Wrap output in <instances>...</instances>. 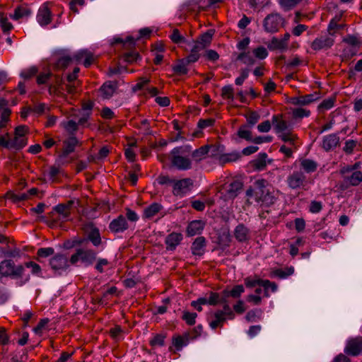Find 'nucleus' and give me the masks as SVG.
Here are the masks:
<instances>
[{"label": "nucleus", "instance_id": "nucleus-31", "mask_svg": "<svg viewBox=\"0 0 362 362\" xmlns=\"http://www.w3.org/2000/svg\"><path fill=\"white\" fill-rule=\"evenodd\" d=\"M300 170H303L307 173H312L316 171L318 164L316 161L308 159L303 158L300 160Z\"/></svg>", "mask_w": 362, "mask_h": 362}, {"label": "nucleus", "instance_id": "nucleus-49", "mask_svg": "<svg viewBox=\"0 0 362 362\" xmlns=\"http://www.w3.org/2000/svg\"><path fill=\"white\" fill-rule=\"evenodd\" d=\"M55 83L54 85H51L49 86V91H52V90L55 92H61L62 90H66L65 88H64V86H65L66 83L63 81V79L60 77H56L55 79Z\"/></svg>", "mask_w": 362, "mask_h": 362}, {"label": "nucleus", "instance_id": "nucleus-11", "mask_svg": "<svg viewBox=\"0 0 362 362\" xmlns=\"http://www.w3.org/2000/svg\"><path fill=\"white\" fill-rule=\"evenodd\" d=\"M193 186V181L190 178H184L175 180L173 184V194L182 197L187 194Z\"/></svg>", "mask_w": 362, "mask_h": 362}, {"label": "nucleus", "instance_id": "nucleus-16", "mask_svg": "<svg viewBox=\"0 0 362 362\" xmlns=\"http://www.w3.org/2000/svg\"><path fill=\"white\" fill-rule=\"evenodd\" d=\"M339 144V136L338 134L333 133L323 136L322 148L325 151H329L335 148Z\"/></svg>", "mask_w": 362, "mask_h": 362}, {"label": "nucleus", "instance_id": "nucleus-15", "mask_svg": "<svg viewBox=\"0 0 362 362\" xmlns=\"http://www.w3.org/2000/svg\"><path fill=\"white\" fill-rule=\"evenodd\" d=\"M129 225L126 218L119 215L117 218L113 219L109 224V228L114 233H122L128 229Z\"/></svg>", "mask_w": 362, "mask_h": 362}, {"label": "nucleus", "instance_id": "nucleus-37", "mask_svg": "<svg viewBox=\"0 0 362 362\" xmlns=\"http://www.w3.org/2000/svg\"><path fill=\"white\" fill-rule=\"evenodd\" d=\"M0 28L4 33H9L13 28V25L8 21V18L4 13L0 12Z\"/></svg>", "mask_w": 362, "mask_h": 362}, {"label": "nucleus", "instance_id": "nucleus-38", "mask_svg": "<svg viewBox=\"0 0 362 362\" xmlns=\"http://www.w3.org/2000/svg\"><path fill=\"white\" fill-rule=\"evenodd\" d=\"M10 134L9 133H6L4 136H0V146L7 148V149H16V144H14L13 140L9 139Z\"/></svg>", "mask_w": 362, "mask_h": 362}, {"label": "nucleus", "instance_id": "nucleus-55", "mask_svg": "<svg viewBox=\"0 0 362 362\" xmlns=\"http://www.w3.org/2000/svg\"><path fill=\"white\" fill-rule=\"evenodd\" d=\"M37 72V69L35 66H32L28 69L23 70L21 73V76L25 79H28L35 75Z\"/></svg>", "mask_w": 362, "mask_h": 362}, {"label": "nucleus", "instance_id": "nucleus-17", "mask_svg": "<svg viewBox=\"0 0 362 362\" xmlns=\"http://www.w3.org/2000/svg\"><path fill=\"white\" fill-rule=\"evenodd\" d=\"M117 88V83L115 81H108L105 82L98 91L103 99H110L115 93Z\"/></svg>", "mask_w": 362, "mask_h": 362}, {"label": "nucleus", "instance_id": "nucleus-5", "mask_svg": "<svg viewBox=\"0 0 362 362\" xmlns=\"http://www.w3.org/2000/svg\"><path fill=\"white\" fill-rule=\"evenodd\" d=\"M97 259V252L91 249L78 248L71 256L70 262L76 264L80 262L85 267L92 265Z\"/></svg>", "mask_w": 362, "mask_h": 362}, {"label": "nucleus", "instance_id": "nucleus-50", "mask_svg": "<svg viewBox=\"0 0 362 362\" xmlns=\"http://www.w3.org/2000/svg\"><path fill=\"white\" fill-rule=\"evenodd\" d=\"M252 52L254 56L259 59H264L268 56L267 49L262 46H259L254 49Z\"/></svg>", "mask_w": 362, "mask_h": 362}, {"label": "nucleus", "instance_id": "nucleus-36", "mask_svg": "<svg viewBox=\"0 0 362 362\" xmlns=\"http://www.w3.org/2000/svg\"><path fill=\"white\" fill-rule=\"evenodd\" d=\"M209 152V146L206 145L201 146L198 149L194 151L192 153V158L197 160L199 161L205 158V156L208 154Z\"/></svg>", "mask_w": 362, "mask_h": 362}, {"label": "nucleus", "instance_id": "nucleus-60", "mask_svg": "<svg viewBox=\"0 0 362 362\" xmlns=\"http://www.w3.org/2000/svg\"><path fill=\"white\" fill-rule=\"evenodd\" d=\"M109 262L107 259L99 258L97 259V263L95 266V269L100 273H103L104 272L103 267L107 266Z\"/></svg>", "mask_w": 362, "mask_h": 362}, {"label": "nucleus", "instance_id": "nucleus-30", "mask_svg": "<svg viewBox=\"0 0 362 362\" xmlns=\"http://www.w3.org/2000/svg\"><path fill=\"white\" fill-rule=\"evenodd\" d=\"M247 125H242L240 127L237 132L236 137H234V140L238 143V139H243L247 141H252L254 138H252V132Z\"/></svg>", "mask_w": 362, "mask_h": 362}, {"label": "nucleus", "instance_id": "nucleus-62", "mask_svg": "<svg viewBox=\"0 0 362 362\" xmlns=\"http://www.w3.org/2000/svg\"><path fill=\"white\" fill-rule=\"evenodd\" d=\"M90 303L92 304V310L96 309L97 305H101L104 303V300L100 296H90Z\"/></svg>", "mask_w": 362, "mask_h": 362}, {"label": "nucleus", "instance_id": "nucleus-12", "mask_svg": "<svg viewBox=\"0 0 362 362\" xmlns=\"http://www.w3.org/2000/svg\"><path fill=\"white\" fill-rule=\"evenodd\" d=\"M51 268L60 274L62 271H65L69 267L67 257L61 254L56 255L49 261Z\"/></svg>", "mask_w": 362, "mask_h": 362}, {"label": "nucleus", "instance_id": "nucleus-28", "mask_svg": "<svg viewBox=\"0 0 362 362\" xmlns=\"http://www.w3.org/2000/svg\"><path fill=\"white\" fill-rule=\"evenodd\" d=\"M78 143V139L75 136H71L66 139L64 141V148L60 156V158H66L69 154L74 152Z\"/></svg>", "mask_w": 362, "mask_h": 362}, {"label": "nucleus", "instance_id": "nucleus-52", "mask_svg": "<svg viewBox=\"0 0 362 362\" xmlns=\"http://www.w3.org/2000/svg\"><path fill=\"white\" fill-rule=\"evenodd\" d=\"M197 315L196 313H189L187 311H185L183 313L182 319L188 324L189 325H193L195 324V319Z\"/></svg>", "mask_w": 362, "mask_h": 362}, {"label": "nucleus", "instance_id": "nucleus-63", "mask_svg": "<svg viewBox=\"0 0 362 362\" xmlns=\"http://www.w3.org/2000/svg\"><path fill=\"white\" fill-rule=\"evenodd\" d=\"M25 266L28 268H31V272L33 274L39 275L41 272L40 265L34 262H28L25 263Z\"/></svg>", "mask_w": 362, "mask_h": 362}, {"label": "nucleus", "instance_id": "nucleus-56", "mask_svg": "<svg viewBox=\"0 0 362 362\" xmlns=\"http://www.w3.org/2000/svg\"><path fill=\"white\" fill-rule=\"evenodd\" d=\"M344 41L346 42L348 45H349L351 47H359L361 45V42L358 40V39L354 36V35H349L347 36Z\"/></svg>", "mask_w": 362, "mask_h": 362}, {"label": "nucleus", "instance_id": "nucleus-1", "mask_svg": "<svg viewBox=\"0 0 362 362\" xmlns=\"http://www.w3.org/2000/svg\"><path fill=\"white\" fill-rule=\"evenodd\" d=\"M279 192L268 187L266 180L259 179L254 182V187L250 188L246 192L248 197H254L257 202L269 206L275 203L278 199Z\"/></svg>", "mask_w": 362, "mask_h": 362}, {"label": "nucleus", "instance_id": "nucleus-53", "mask_svg": "<svg viewBox=\"0 0 362 362\" xmlns=\"http://www.w3.org/2000/svg\"><path fill=\"white\" fill-rule=\"evenodd\" d=\"M340 16H335L329 23L327 32L334 33V30L341 29L343 28L342 25H339L337 21H339Z\"/></svg>", "mask_w": 362, "mask_h": 362}, {"label": "nucleus", "instance_id": "nucleus-13", "mask_svg": "<svg viewBox=\"0 0 362 362\" xmlns=\"http://www.w3.org/2000/svg\"><path fill=\"white\" fill-rule=\"evenodd\" d=\"M36 18L41 26H45L51 23L52 12L48 7V3H45L40 7Z\"/></svg>", "mask_w": 362, "mask_h": 362}, {"label": "nucleus", "instance_id": "nucleus-41", "mask_svg": "<svg viewBox=\"0 0 362 362\" xmlns=\"http://www.w3.org/2000/svg\"><path fill=\"white\" fill-rule=\"evenodd\" d=\"M240 155L239 153L233 152L220 156L218 160L221 164H225L228 162L236 161L240 158Z\"/></svg>", "mask_w": 362, "mask_h": 362}, {"label": "nucleus", "instance_id": "nucleus-4", "mask_svg": "<svg viewBox=\"0 0 362 362\" xmlns=\"http://www.w3.org/2000/svg\"><path fill=\"white\" fill-rule=\"evenodd\" d=\"M245 284L247 288H255L257 294H260L262 292L267 294L268 293H274L277 291L276 283L269 280H262L256 276L246 278L245 279Z\"/></svg>", "mask_w": 362, "mask_h": 362}, {"label": "nucleus", "instance_id": "nucleus-14", "mask_svg": "<svg viewBox=\"0 0 362 362\" xmlns=\"http://www.w3.org/2000/svg\"><path fill=\"white\" fill-rule=\"evenodd\" d=\"M28 132V127L25 125H20L16 127L14 131V138L12 139L14 144H16V150L23 148L26 144V139L24 136Z\"/></svg>", "mask_w": 362, "mask_h": 362}, {"label": "nucleus", "instance_id": "nucleus-29", "mask_svg": "<svg viewBox=\"0 0 362 362\" xmlns=\"http://www.w3.org/2000/svg\"><path fill=\"white\" fill-rule=\"evenodd\" d=\"M243 188V183L238 180L231 182L226 189V196L228 199H234Z\"/></svg>", "mask_w": 362, "mask_h": 362}, {"label": "nucleus", "instance_id": "nucleus-32", "mask_svg": "<svg viewBox=\"0 0 362 362\" xmlns=\"http://www.w3.org/2000/svg\"><path fill=\"white\" fill-rule=\"evenodd\" d=\"M87 241L91 242L93 246L98 247L102 243V240L99 230L95 227H92L87 233Z\"/></svg>", "mask_w": 362, "mask_h": 362}, {"label": "nucleus", "instance_id": "nucleus-43", "mask_svg": "<svg viewBox=\"0 0 362 362\" xmlns=\"http://www.w3.org/2000/svg\"><path fill=\"white\" fill-rule=\"evenodd\" d=\"M260 115L257 112H251L246 116L247 125L249 128H252L259 120Z\"/></svg>", "mask_w": 362, "mask_h": 362}, {"label": "nucleus", "instance_id": "nucleus-44", "mask_svg": "<svg viewBox=\"0 0 362 362\" xmlns=\"http://www.w3.org/2000/svg\"><path fill=\"white\" fill-rule=\"evenodd\" d=\"M310 110L302 107L294 108L292 110V115L295 119L307 117L310 115Z\"/></svg>", "mask_w": 362, "mask_h": 362}, {"label": "nucleus", "instance_id": "nucleus-42", "mask_svg": "<svg viewBox=\"0 0 362 362\" xmlns=\"http://www.w3.org/2000/svg\"><path fill=\"white\" fill-rule=\"evenodd\" d=\"M267 158V155L265 153H261L258 155L257 158L253 161L254 166L257 170H263L266 165V159Z\"/></svg>", "mask_w": 362, "mask_h": 362}, {"label": "nucleus", "instance_id": "nucleus-54", "mask_svg": "<svg viewBox=\"0 0 362 362\" xmlns=\"http://www.w3.org/2000/svg\"><path fill=\"white\" fill-rule=\"evenodd\" d=\"M361 167V163L356 162L352 165H346L341 168L340 173H352L358 171V170Z\"/></svg>", "mask_w": 362, "mask_h": 362}, {"label": "nucleus", "instance_id": "nucleus-19", "mask_svg": "<svg viewBox=\"0 0 362 362\" xmlns=\"http://www.w3.org/2000/svg\"><path fill=\"white\" fill-rule=\"evenodd\" d=\"M250 229L243 223H239L233 231L234 237L240 243L247 241L250 239Z\"/></svg>", "mask_w": 362, "mask_h": 362}, {"label": "nucleus", "instance_id": "nucleus-45", "mask_svg": "<svg viewBox=\"0 0 362 362\" xmlns=\"http://www.w3.org/2000/svg\"><path fill=\"white\" fill-rule=\"evenodd\" d=\"M213 33L211 31H207L201 35L199 40L197 41L200 43L202 45L206 48L208 45H210L212 40Z\"/></svg>", "mask_w": 362, "mask_h": 362}, {"label": "nucleus", "instance_id": "nucleus-58", "mask_svg": "<svg viewBox=\"0 0 362 362\" xmlns=\"http://www.w3.org/2000/svg\"><path fill=\"white\" fill-rule=\"evenodd\" d=\"M187 43L189 45H192L190 52L197 54H199V52L205 49L204 46L199 43L197 41L187 42Z\"/></svg>", "mask_w": 362, "mask_h": 362}, {"label": "nucleus", "instance_id": "nucleus-26", "mask_svg": "<svg viewBox=\"0 0 362 362\" xmlns=\"http://www.w3.org/2000/svg\"><path fill=\"white\" fill-rule=\"evenodd\" d=\"M77 77L78 76L72 73L67 75V82L65 84V90L68 93L74 94L77 92V86L80 84V81L77 80Z\"/></svg>", "mask_w": 362, "mask_h": 362}, {"label": "nucleus", "instance_id": "nucleus-25", "mask_svg": "<svg viewBox=\"0 0 362 362\" xmlns=\"http://www.w3.org/2000/svg\"><path fill=\"white\" fill-rule=\"evenodd\" d=\"M317 99V94H308L291 98V103L294 105H307Z\"/></svg>", "mask_w": 362, "mask_h": 362}, {"label": "nucleus", "instance_id": "nucleus-64", "mask_svg": "<svg viewBox=\"0 0 362 362\" xmlns=\"http://www.w3.org/2000/svg\"><path fill=\"white\" fill-rule=\"evenodd\" d=\"M334 99L327 98L324 100L319 105V108L323 110H329L334 106Z\"/></svg>", "mask_w": 362, "mask_h": 362}, {"label": "nucleus", "instance_id": "nucleus-51", "mask_svg": "<svg viewBox=\"0 0 362 362\" xmlns=\"http://www.w3.org/2000/svg\"><path fill=\"white\" fill-rule=\"evenodd\" d=\"M300 1L301 0H279V4L285 11H288Z\"/></svg>", "mask_w": 362, "mask_h": 362}, {"label": "nucleus", "instance_id": "nucleus-6", "mask_svg": "<svg viewBox=\"0 0 362 362\" xmlns=\"http://www.w3.org/2000/svg\"><path fill=\"white\" fill-rule=\"evenodd\" d=\"M22 265L15 266L11 259H4L0 262V275L2 276L20 277L24 272Z\"/></svg>", "mask_w": 362, "mask_h": 362}, {"label": "nucleus", "instance_id": "nucleus-10", "mask_svg": "<svg viewBox=\"0 0 362 362\" xmlns=\"http://www.w3.org/2000/svg\"><path fill=\"white\" fill-rule=\"evenodd\" d=\"M340 174L343 178L340 187L343 189H348L350 186H357L362 182V173L361 171Z\"/></svg>", "mask_w": 362, "mask_h": 362}, {"label": "nucleus", "instance_id": "nucleus-27", "mask_svg": "<svg viewBox=\"0 0 362 362\" xmlns=\"http://www.w3.org/2000/svg\"><path fill=\"white\" fill-rule=\"evenodd\" d=\"M272 124L276 134L282 133L288 129V123L281 119V115H275L272 117Z\"/></svg>", "mask_w": 362, "mask_h": 362}, {"label": "nucleus", "instance_id": "nucleus-18", "mask_svg": "<svg viewBox=\"0 0 362 362\" xmlns=\"http://www.w3.org/2000/svg\"><path fill=\"white\" fill-rule=\"evenodd\" d=\"M345 352L351 356H358L362 354V337L350 340L345 348Z\"/></svg>", "mask_w": 362, "mask_h": 362}, {"label": "nucleus", "instance_id": "nucleus-34", "mask_svg": "<svg viewBox=\"0 0 362 362\" xmlns=\"http://www.w3.org/2000/svg\"><path fill=\"white\" fill-rule=\"evenodd\" d=\"M254 57L255 56L252 52L244 51L238 55L237 59L241 61L244 64L247 66H252L256 62Z\"/></svg>", "mask_w": 362, "mask_h": 362}, {"label": "nucleus", "instance_id": "nucleus-21", "mask_svg": "<svg viewBox=\"0 0 362 362\" xmlns=\"http://www.w3.org/2000/svg\"><path fill=\"white\" fill-rule=\"evenodd\" d=\"M225 303V300L220 298V296H210L209 300H207L205 298H199L196 301H192L191 303V305H195V304H199L198 308H197V310L198 311H202V305H205L206 303H209V305H216L218 303Z\"/></svg>", "mask_w": 362, "mask_h": 362}, {"label": "nucleus", "instance_id": "nucleus-40", "mask_svg": "<svg viewBox=\"0 0 362 362\" xmlns=\"http://www.w3.org/2000/svg\"><path fill=\"white\" fill-rule=\"evenodd\" d=\"M188 64L184 59H180L177 64L173 66V71L178 75L186 74L188 71L187 66Z\"/></svg>", "mask_w": 362, "mask_h": 362}, {"label": "nucleus", "instance_id": "nucleus-2", "mask_svg": "<svg viewBox=\"0 0 362 362\" xmlns=\"http://www.w3.org/2000/svg\"><path fill=\"white\" fill-rule=\"evenodd\" d=\"M190 146L174 148L170 152V160L173 166L180 170H187L192 168V160L187 157L191 152Z\"/></svg>", "mask_w": 362, "mask_h": 362}, {"label": "nucleus", "instance_id": "nucleus-9", "mask_svg": "<svg viewBox=\"0 0 362 362\" xmlns=\"http://www.w3.org/2000/svg\"><path fill=\"white\" fill-rule=\"evenodd\" d=\"M284 23L283 18L278 13H271L264 20V28L267 33H275Z\"/></svg>", "mask_w": 362, "mask_h": 362}, {"label": "nucleus", "instance_id": "nucleus-35", "mask_svg": "<svg viewBox=\"0 0 362 362\" xmlns=\"http://www.w3.org/2000/svg\"><path fill=\"white\" fill-rule=\"evenodd\" d=\"M161 209L162 206L160 204L158 203H153L152 204H151L144 209V217L147 218H151L153 217L156 214H158Z\"/></svg>", "mask_w": 362, "mask_h": 362}, {"label": "nucleus", "instance_id": "nucleus-61", "mask_svg": "<svg viewBox=\"0 0 362 362\" xmlns=\"http://www.w3.org/2000/svg\"><path fill=\"white\" fill-rule=\"evenodd\" d=\"M139 57V55L138 52H131L124 54L123 56V59L125 62L132 63V62H136L138 59Z\"/></svg>", "mask_w": 362, "mask_h": 362}, {"label": "nucleus", "instance_id": "nucleus-48", "mask_svg": "<svg viewBox=\"0 0 362 362\" xmlns=\"http://www.w3.org/2000/svg\"><path fill=\"white\" fill-rule=\"evenodd\" d=\"M171 40L176 44L187 42L186 39L180 33L177 29H174L170 36Z\"/></svg>", "mask_w": 362, "mask_h": 362}, {"label": "nucleus", "instance_id": "nucleus-20", "mask_svg": "<svg viewBox=\"0 0 362 362\" xmlns=\"http://www.w3.org/2000/svg\"><path fill=\"white\" fill-rule=\"evenodd\" d=\"M206 246V238L203 236L197 237L192 243L191 246V251L192 255L197 256H202L205 252Z\"/></svg>", "mask_w": 362, "mask_h": 362}, {"label": "nucleus", "instance_id": "nucleus-24", "mask_svg": "<svg viewBox=\"0 0 362 362\" xmlns=\"http://www.w3.org/2000/svg\"><path fill=\"white\" fill-rule=\"evenodd\" d=\"M74 202L73 200H69L66 203L59 204L53 208V210L61 215L63 220H66L69 216L71 206Z\"/></svg>", "mask_w": 362, "mask_h": 362}, {"label": "nucleus", "instance_id": "nucleus-3", "mask_svg": "<svg viewBox=\"0 0 362 362\" xmlns=\"http://www.w3.org/2000/svg\"><path fill=\"white\" fill-rule=\"evenodd\" d=\"M73 59L78 62H80L82 59H84L83 62V65L86 67H89L94 62L95 58L91 52L88 51V49H81L77 52L73 58L68 55L60 57L57 60V66L58 68L64 69L71 63Z\"/></svg>", "mask_w": 362, "mask_h": 362}, {"label": "nucleus", "instance_id": "nucleus-57", "mask_svg": "<svg viewBox=\"0 0 362 362\" xmlns=\"http://www.w3.org/2000/svg\"><path fill=\"white\" fill-rule=\"evenodd\" d=\"M357 142L354 140H348L346 141L343 148L344 151L347 154L352 153L354 148L356 146Z\"/></svg>", "mask_w": 362, "mask_h": 362}, {"label": "nucleus", "instance_id": "nucleus-23", "mask_svg": "<svg viewBox=\"0 0 362 362\" xmlns=\"http://www.w3.org/2000/svg\"><path fill=\"white\" fill-rule=\"evenodd\" d=\"M205 223L202 220H194L191 221L187 228V233L189 236H193L200 234L204 230Z\"/></svg>", "mask_w": 362, "mask_h": 362}, {"label": "nucleus", "instance_id": "nucleus-59", "mask_svg": "<svg viewBox=\"0 0 362 362\" xmlns=\"http://www.w3.org/2000/svg\"><path fill=\"white\" fill-rule=\"evenodd\" d=\"M52 247H42L37 250V255L40 257H47L54 254Z\"/></svg>", "mask_w": 362, "mask_h": 362}, {"label": "nucleus", "instance_id": "nucleus-46", "mask_svg": "<svg viewBox=\"0 0 362 362\" xmlns=\"http://www.w3.org/2000/svg\"><path fill=\"white\" fill-rule=\"evenodd\" d=\"M61 126L71 134H73L78 129V124L74 120L64 121L61 123Z\"/></svg>", "mask_w": 362, "mask_h": 362}, {"label": "nucleus", "instance_id": "nucleus-22", "mask_svg": "<svg viewBox=\"0 0 362 362\" xmlns=\"http://www.w3.org/2000/svg\"><path fill=\"white\" fill-rule=\"evenodd\" d=\"M182 240L181 233H172L169 234L165 240L168 250H174Z\"/></svg>", "mask_w": 362, "mask_h": 362}, {"label": "nucleus", "instance_id": "nucleus-7", "mask_svg": "<svg viewBox=\"0 0 362 362\" xmlns=\"http://www.w3.org/2000/svg\"><path fill=\"white\" fill-rule=\"evenodd\" d=\"M334 33H325L313 40L311 48L315 51L329 49L334 45Z\"/></svg>", "mask_w": 362, "mask_h": 362}, {"label": "nucleus", "instance_id": "nucleus-33", "mask_svg": "<svg viewBox=\"0 0 362 362\" xmlns=\"http://www.w3.org/2000/svg\"><path fill=\"white\" fill-rule=\"evenodd\" d=\"M31 11L28 7L21 6L15 8L13 14H11L10 17L17 21L25 17H28Z\"/></svg>", "mask_w": 362, "mask_h": 362}, {"label": "nucleus", "instance_id": "nucleus-47", "mask_svg": "<svg viewBox=\"0 0 362 362\" xmlns=\"http://www.w3.org/2000/svg\"><path fill=\"white\" fill-rule=\"evenodd\" d=\"M221 95L224 98L229 99L230 100H234V91L233 88L231 85L225 86L221 89Z\"/></svg>", "mask_w": 362, "mask_h": 362}, {"label": "nucleus", "instance_id": "nucleus-39", "mask_svg": "<svg viewBox=\"0 0 362 362\" xmlns=\"http://www.w3.org/2000/svg\"><path fill=\"white\" fill-rule=\"evenodd\" d=\"M268 47L272 50L279 49L284 51L287 49L288 44L284 42L281 39L273 37Z\"/></svg>", "mask_w": 362, "mask_h": 362}, {"label": "nucleus", "instance_id": "nucleus-8", "mask_svg": "<svg viewBox=\"0 0 362 362\" xmlns=\"http://www.w3.org/2000/svg\"><path fill=\"white\" fill-rule=\"evenodd\" d=\"M288 186L293 189L304 188L307 184V178L301 170H296L287 177Z\"/></svg>", "mask_w": 362, "mask_h": 362}]
</instances>
